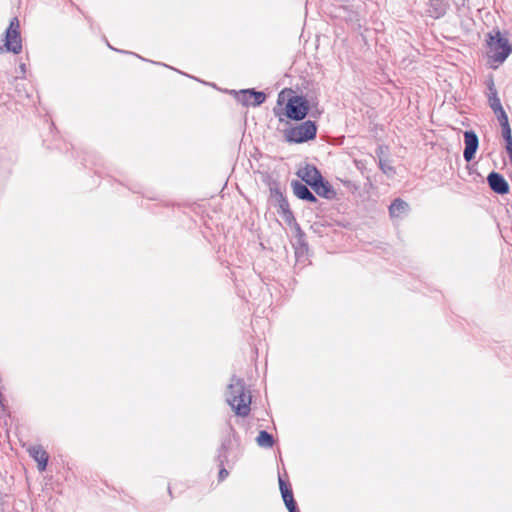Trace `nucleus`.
<instances>
[{"mask_svg":"<svg viewBox=\"0 0 512 512\" xmlns=\"http://www.w3.org/2000/svg\"><path fill=\"white\" fill-rule=\"evenodd\" d=\"M226 401L238 416L245 417L250 412L251 395L246 390L243 379L233 376L226 392Z\"/></svg>","mask_w":512,"mask_h":512,"instance_id":"f257e3e1","label":"nucleus"},{"mask_svg":"<svg viewBox=\"0 0 512 512\" xmlns=\"http://www.w3.org/2000/svg\"><path fill=\"white\" fill-rule=\"evenodd\" d=\"M500 126H505V125H508L509 124V120H508V116L506 113L504 114H501L498 118H497Z\"/></svg>","mask_w":512,"mask_h":512,"instance_id":"4be33fe9","label":"nucleus"},{"mask_svg":"<svg viewBox=\"0 0 512 512\" xmlns=\"http://www.w3.org/2000/svg\"><path fill=\"white\" fill-rule=\"evenodd\" d=\"M494 112V114L496 115V117L498 118L501 114H504L506 113L505 110L503 109V107H499V110L498 109H494L492 110Z\"/></svg>","mask_w":512,"mask_h":512,"instance_id":"393cba45","label":"nucleus"},{"mask_svg":"<svg viewBox=\"0 0 512 512\" xmlns=\"http://www.w3.org/2000/svg\"><path fill=\"white\" fill-rule=\"evenodd\" d=\"M285 505L289 512H300L294 499L288 501L287 503H285Z\"/></svg>","mask_w":512,"mask_h":512,"instance_id":"412c9836","label":"nucleus"},{"mask_svg":"<svg viewBox=\"0 0 512 512\" xmlns=\"http://www.w3.org/2000/svg\"><path fill=\"white\" fill-rule=\"evenodd\" d=\"M409 211V205L404 200L397 198L389 206V214L391 218L401 217Z\"/></svg>","mask_w":512,"mask_h":512,"instance_id":"f8f14e48","label":"nucleus"},{"mask_svg":"<svg viewBox=\"0 0 512 512\" xmlns=\"http://www.w3.org/2000/svg\"><path fill=\"white\" fill-rule=\"evenodd\" d=\"M298 176L301 178L305 185L314 187L323 177L320 171L313 165H306L303 169H300Z\"/></svg>","mask_w":512,"mask_h":512,"instance_id":"6e6552de","label":"nucleus"},{"mask_svg":"<svg viewBox=\"0 0 512 512\" xmlns=\"http://www.w3.org/2000/svg\"><path fill=\"white\" fill-rule=\"evenodd\" d=\"M487 182L492 191L497 194L505 195L509 192V184L505 178L498 172H491L487 176Z\"/></svg>","mask_w":512,"mask_h":512,"instance_id":"0eeeda50","label":"nucleus"},{"mask_svg":"<svg viewBox=\"0 0 512 512\" xmlns=\"http://www.w3.org/2000/svg\"><path fill=\"white\" fill-rule=\"evenodd\" d=\"M291 186L293 188V192L295 196H297L301 200H305L311 203H316L317 198L316 196L310 191L308 188V185H305L304 183L300 181H293L291 183Z\"/></svg>","mask_w":512,"mask_h":512,"instance_id":"9d476101","label":"nucleus"},{"mask_svg":"<svg viewBox=\"0 0 512 512\" xmlns=\"http://www.w3.org/2000/svg\"><path fill=\"white\" fill-rule=\"evenodd\" d=\"M28 453L31 458L37 462V468L40 472H43L47 468L49 455L43 449L41 445H33L28 448Z\"/></svg>","mask_w":512,"mask_h":512,"instance_id":"1a4fd4ad","label":"nucleus"},{"mask_svg":"<svg viewBox=\"0 0 512 512\" xmlns=\"http://www.w3.org/2000/svg\"><path fill=\"white\" fill-rule=\"evenodd\" d=\"M4 43L0 44V53L19 54L22 51V39L20 33V23L17 17L10 20L9 26L5 30Z\"/></svg>","mask_w":512,"mask_h":512,"instance_id":"f03ea898","label":"nucleus"},{"mask_svg":"<svg viewBox=\"0 0 512 512\" xmlns=\"http://www.w3.org/2000/svg\"><path fill=\"white\" fill-rule=\"evenodd\" d=\"M228 475H229L228 470L224 466L220 467L219 474H218L219 481H223Z\"/></svg>","mask_w":512,"mask_h":512,"instance_id":"5701e85b","label":"nucleus"},{"mask_svg":"<svg viewBox=\"0 0 512 512\" xmlns=\"http://www.w3.org/2000/svg\"><path fill=\"white\" fill-rule=\"evenodd\" d=\"M309 109V101L304 96L293 95L286 103L285 114L291 120L301 121L307 116Z\"/></svg>","mask_w":512,"mask_h":512,"instance_id":"39448f33","label":"nucleus"},{"mask_svg":"<svg viewBox=\"0 0 512 512\" xmlns=\"http://www.w3.org/2000/svg\"><path fill=\"white\" fill-rule=\"evenodd\" d=\"M501 130H502V137L504 138L505 142L512 140L510 124L502 126Z\"/></svg>","mask_w":512,"mask_h":512,"instance_id":"aec40b11","label":"nucleus"},{"mask_svg":"<svg viewBox=\"0 0 512 512\" xmlns=\"http://www.w3.org/2000/svg\"><path fill=\"white\" fill-rule=\"evenodd\" d=\"M487 89H488L487 97H488V103H489L490 108L492 110H494V109L499 110V107H501L502 104H501L500 98L498 97V92H497V89L495 87L493 80H490L487 83Z\"/></svg>","mask_w":512,"mask_h":512,"instance_id":"ddd939ff","label":"nucleus"},{"mask_svg":"<svg viewBox=\"0 0 512 512\" xmlns=\"http://www.w3.org/2000/svg\"><path fill=\"white\" fill-rule=\"evenodd\" d=\"M20 70H21V72H22L23 74L25 73V71H26V66H25V64H21V65H20Z\"/></svg>","mask_w":512,"mask_h":512,"instance_id":"a878e982","label":"nucleus"},{"mask_svg":"<svg viewBox=\"0 0 512 512\" xmlns=\"http://www.w3.org/2000/svg\"><path fill=\"white\" fill-rule=\"evenodd\" d=\"M312 189L318 196L326 199H332L336 195V192L334 191L330 183L328 181H325L323 177L314 187H312Z\"/></svg>","mask_w":512,"mask_h":512,"instance_id":"9b49d317","label":"nucleus"},{"mask_svg":"<svg viewBox=\"0 0 512 512\" xmlns=\"http://www.w3.org/2000/svg\"><path fill=\"white\" fill-rule=\"evenodd\" d=\"M488 45L490 49V58L497 63H503L512 52V46L499 31L494 35L489 34Z\"/></svg>","mask_w":512,"mask_h":512,"instance_id":"20e7f679","label":"nucleus"},{"mask_svg":"<svg viewBox=\"0 0 512 512\" xmlns=\"http://www.w3.org/2000/svg\"><path fill=\"white\" fill-rule=\"evenodd\" d=\"M379 168L381 169V171L383 173H385L387 175L395 173L394 167L382 159H380V161H379Z\"/></svg>","mask_w":512,"mask_h":512,"instance_id":"6ab92c4d","label":"nucleus"},{"mask_svg":"<svg viewBox=\"0 0 512 512\" xmlns=\"http://www.w3.org/2000/svg\"><path fill=\"white\" fill-rule=\"evenodd\" d=\"M506 151L508 153L509 159L512 158V140L506 141Z\"/></svg>","mask_w":512,"mask_h":512,"instance_id":"b1692460","label":"nucleus"},{"mask_svg":"<svg viewBox=\"0 0 512 512\" xmlns=\"http://www.w3.org/2000/svg\"><path fill=\"white\" fill-rule=\"evenodd\" d=\"M248 93L250 94L249 98H252L251 106H260L266 100L264 92L249 89Z\"/></svg>","mask_w":512,"mask_h":512,"instance_id":"f3484780","label":"nucleus"},{"mask_svg":"<svg viewBox=\"0 0 512 512\" xmlns=\"http://www.w3.org/2000/svg\"><path fill=\"white\" fill-rule=\"evenodd\" d=\"M256 442L260 447L263 448H271L274 445V438L272 434L268 433L265 430L259 432Z\"/></svg>","mask_w":512,"mask_h":512,"instance_id":"2eb2a0df","label":"nucleus"},{"mask_svg":"<svg viewBox=\"0 0 512 512\" xmlns=\"http://www.w3.org/2000/svg\"><path fill=\"white\" fill-rule=\"evenodd\" d=\"M279 488H280L284 503H287L288 501H291L294 499L293 492H292L290 485L281 476H279Z\"/></svg>","mask_w":512,"mask_h":512,"instance_id":"dca6fc26","label":"nucleus"},{"mask_svg":"<svg viewBox=\"0 0 512 512\" xmlns=\"http://www.w3.org/2000/svg\"><path fill=\"white\" fill-rule=\"evenodd\" d=\"M230 444H231L230 440H224L222 442L220 448L218 449L217 462L219 464V467H222L225 464H227V465L230 464L229 457H228V450H229Z\"/></svg>","mask_w":512,"mask_h":512,"instance_id":"4468645a","label":"nucleus"},{"mask_svg":"<svg viewBox=\"0 0 512 512\" xmlns=\"http://www.w3.org/2000/svg\"><path fill=\"white\" fill-rule=\"evenodd\" d=\"M464 144L465 148L463 151V157L466 162H470L474 159L479 146V139L477 134L472 130L465 131Z\"/></svg>","mask_w":512,"mask_h":512,"instance_id":"423d86ee","label":"nucleus"},{"mask_svg":"<svg viewBox=\"0 0 512 512\" xmlns=\"http://www.w3.org/2000/svg\"><path fill=\"white\" fill-rule=\"evenodd\" d=\"M249 89L241 90L237 93V100L242 103L244 106H251L252 98H249L250 94L248 93Z\"/></svg>","mask_w":512,"mask_h":512,"instance_id":"a211bd4d","label":"nucleus"},{"mask_svg":"<svg viewBox=\"0 0 512 512\" xmlns=\"http://www.w3.org/2000/svg\"><path fill=\"white\" fill-rule=\"evenodd\" d=\"M317 126L314 121L307 120L285 131V139L290 143H303L316 137Z\"/></svg>","mask_w":512,"mask_h":512,"instance_id":"7ed1b4c3","label":"nucleus"}]
</instances>
